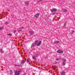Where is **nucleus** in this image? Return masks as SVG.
<instances>
[{
	"mask_svg": "<svg viewBox=\"0 0 75 75\" xmlns=\"http://www.w3.org/2000/svg\"><path fill=\"white\" fill-rule=\"evenodd\" d=\"M66 25V23H64V24L63 27H64Z\"/></svg>",
	"mask_w": 75,
	"mask_h": 75,
	"instance_id": "4be33fe9",
	"label": "nucleus"
},
{
	"mask_svg": "<svg viewBox=\"0 0 75 75\" xmlns=\"http://www.w3.org/2000/svg\"><path fill=\"white\" fill-rule=\"evenodd\" d=\"M10 74H11V75H12V74H13V70H10Z\"/></svg>",
	"mask_w": 75,
	"mask_h": 75,
	"instance_id": "2eb2a0df",
	"label": "nucleus"
},
{
	"mask_svg": "<svg viewBox=\"0 0 75 75\" xmlns=\"http://www.w3.org/2000/svg\"><path fill=\"white\" fill-rule=\"evenodd\" d=\"M25 61L24 60H23L21 62V63L22 64H23L24 63H25Z\"/></svg>",
	"mask_w": 75,
	"mask_h": 75,
	"instance_id": "f8f14e48",
	"label": "nucleus"
},
{
	"mask_svg": "<svg viewBox=\"0 0 75 75\" xmlns=\"http://www.w3.org/2000/svg\"><path fill=\"white\" fill-rule=\"evenodd\" d=\"M62 11H64V12H67V9H62Z\"/></svg>",
	"mask_w": 75,
	"mask_h": 75,
	"instance_id": "4468645a",
	"label": "nucleus"
},
{
	"mask_svg": "<svg viewBox=\"0 0 75 75\" xmlns=\"http://www.w3.org/2000/svg\"><path fill=\"white\" fill-rule=\"evenodd\" d=\"M7 15H8L7 14Z\"/></svg>",
	"mask_w": 75,
	"mask_h": 75,
	"instance_id": "72a5a7b5",
	"label": "nucleus"
},
{
	"mask_svg": "<svg viewBox=\"0 0 75 75\" xmlns=\"http://www.w3.org/2000/svg\"><path fill=\"white\" fill-rule=\"evenodd\" d=\"M52 67L54 69H56V66H52Z\"/></svg>",
	"mask_w": 75,
	"mask_h": 75,
	"instance_id": "f3484780",
	"label": "nucleus"
},
{
	"mask_svg": "<svg viewBox=\"0 0 75 75\" xmlns=\"http://www.w3.org/2000/svg\"><path fill=\"white\" fill-rule=\"evenodd\" d=\"M29 64V65H31V64L30 63Z\"/></svg>",
	"mask_w": 75,
	"mask_h": 75,
	"instance_id": "473e14b6",
	"label": "nucleus"
},
{
	"mask_svg": "<svg viewBox=\"0 0 75 75\" xmlns=\"http://www.w3.org/2000/svg\"><path fill=\"white\" fill-rule=\"evenodd\" d=\"M24 28L23 27H22L19 28V30H18V33H20V32H21L22 31V30L23 29H24Z\"/></svg>",
	"mask_w": 75,
	"mask_h": 75,
	"instance_id": "7ed1b4c3",
	"label": "nucleus"
},
{
	"mask_svg": "<svg viewBox=\"0 0 75 75\" xmlns=\"http://www.w3.org/2000/svg\"><path fill=\"white\" fill-rule=\"evenodd\" d=\"M57 63H58V62H55V64H57Z\"/></svg>",
	"mask_w": 75,
	"mask_h": 75,
	"instance_id": "c756f323",
	"label": "nucleus"
},
{
	"mask_svg": "<svg viewBox=\"0 0 75 75\" xmlns=\"http://www.w3.org/2000/svg\"><path fill=\"white\" fill-rule=\"evenodd\" d=\"M30 35H33V34H34V32L32 31H30Z\"/></svg>",
	"mask_w": 75,
	"mask_h": 75,
	"instance_id": "ddd939ff",
	"label": "nucleus"
},
{
	"mask_svg": "<svg viewBox=\"0 0 75 75\" xmlns=\"http://www.w3.org/2000/svg\"><path fill=\"white\" fill-rule=\"evenodd\" d=\"M39 56V55H38V54H36L35 55V57H38Z\"/></svg>",
	"mask_w": 75,
	"mask_h": 75,
	"instance_id": "6ab92c4d",
	"label": "nucleus"
},
{
	"mask_svg": "<svg viewBox=\"0 0 75 75\" xmlns=\"http://www.w3.org/2000/svg\"><path fill=\"white\" fill-rule=\"evenodd\" d=\"M38 40H36L35 41V43H33L32 45L31 48L33 46H35L37 45L38 44Z\"/></svg>",
	"mask_w": 75,
	"mask_h": 75,
	"instance_id": "f257e3e1",
	"label": "nucleus"
},
{
	"mask_svg": "<svg viewBox=\"0 0 75 75\" xmlns=\"http://www.w3.org/2000/svg\"><path fill=\"white\" fill-rule=\"evenodd\" d=\"M55 13H56L55 12H54V13H53L52 14V15H55Z\"/></svg>",
	"mask_w": 75,
	"mask_h": 75,
	"instance_id": "5701e85b",
	"label": "nucleus"
},
{
	"mask_svg": "<svg viewBox=\"0 0 75 75\" xmlns=\"http://www.w3.org/2000/svg\"><path fill=\"white\" fill-rule=\"evenodd\" d=\"M40 16V13H37L36 15H35L34 17L36 18H38V17H39V16Z\"/></svg>",
	"mask_w": 75,
	"mask_h": 75,
	"instance_id": "39448f33",
	"label": "nucleus"
},
{
	"mask_svg": "<svg viewBox=\"0 0 75 75\" xmlns=\"http://www.w3.org/2000/svg\"><path fill=\"white\" fill-rule=\"evenodd\" d=\"M57 9L55 8H53L52 9L50 10V11H51V12H52V13L53 12H54V11H57Z\"/></svg>",
	"mask_w": 75,
	"mask_h": 75,
	"instance_id": "423d86ee",
	"label": "nucleus"
},
{
	"mask_svg": "<svg viewBox=\"0 0 75 75\" xmlns=\"http://www.w3.org/2000/svg\"><path fill=\"white\" fill-rule=\"evenodd\" d=\"M0 52H1V53L2 54H3V53H4V51L2 49H1L0 50Z\"/></svg>",
	"mask_w": 75,
	"mask_h": 75,
	"instance_id": "9b49d317",
	"label": "nucleus"
},
{
	"mask_svg": "<svg viewBox=\"0 0 75 75\" xmlns=\"http://www.w3.org/2000/svg\"><path fill=\"white\" fill-rule=\"evenodd\" d=\"M59 59H56V60H57V61H58V60H59Z\"/></svg>",
	"mask_w": 75,
	"mask_h": 75,
	"instance_id": "cd10ccee",
	"label": "nucleus"
},
{
	"mask_svg": "<svg viewBox=\"0 0 75 75\" xmlns=\"http://www.w3.org/2000/svg\"><path fill=\"white\" fill-rule=\"evenodd\" d=\"M20 72H21V70L18 71H14L15 74H17L16 75H20Z\"/></svg>",
	"mask_w": 75,
	"mask_h": 75,
	"instance_id": "20e7f679",
	"label": "nucleus"
},
{
	"mask_svg": "<svg viewBox=\"0 0 75 75\" xmlns=\"http://www.w3.org/2000/svg\"><path fill=\"white\" fill-rule=\"evenodd\" d=\"M27 62H29V59H28L27 60Z\"/></svg>",
	"mask_w": 75,
	"mask_h": 75,
	"instance_id": "bb28decb",
	"label": "nucleus"
},
{
	"mask_svg": "<svg viewBox=\"0 0 75 75\" xmlns=\"http://www.w3.org/2000/svg\"><path fill=\"white\" fill-rule=\"evenodd\" d=\"M17 32V30H14V33H16Z\"/></svg>",
	"mask_w": 75,
	"mask_h": 75,
	"instance_id": "b1692460",
	"label": "nucleus"
},
{
	"mask_svg": "<svg viewBox=\"0 0 75 75\" xmlns=\"http://www.w3.org/2000/svg\"><path fill=\"white\" fill-rule=\"evenodd\" d=\"M42 0H40V1H42Z\"/></svg>",
	"mask_w": 75,
	"mask_h": 75,
	"instance_id": "2f4dec72",
	"label": "nucleus"
},
{
	"mask_svg": "<svg viewBox=\"0 0 75 75\" xmlns=\"http://www.w3.org/2000/svg\"><path fill=\"white\" fill-rule=\"evenodd\" d=\"M33 59H34L35 60H36V58L35 57L33 56L32 57Z\"/></svg>",
	"mask_w": 75,
	"mask_h": 75,
	"instance_id": "a211bd4d",
	"label": "nucleus"
},
{
	"mask_svg": "<svg viewBox=\"0 0 75 75\" xmlns=\"http://www.w3.org/2000/svg\"><path fill=\"white\" fill-rule=\"evenodd\" d=\"M40 0L39 1H37V2H40Z\"/></svg>",
	"mask_w": 75,
	"mask_h": 75,
	"instance_id": "c85d7f7f",
	"label": "nucleus"
},
{
	"mask_svg": "<svg viewBox=\"0 0 75 75\" xmlns=\"http://www.w3.org/2000/svg\"><path fill=\"white\" fill-rule=\"evenodd\" d=\"M8 22H5V23H6V24H8Z\"/></svg>",
	"mask_w": 75,
	"mask_h": 75,
	"instance_id": "393cba45",
	"label": "nucleus"
},
{
	"mask_svg": "<svg viewBox=\"0 0 75 75\" xmlns=\"http://www.w3.org/2000/svg\"><path fill=\"white\" fill-rule=\"evenodd\" d=\"M65 71H62L61 72V75H65Z\"/></svg>",
	"mask_w": 75,
	"mask_h": 75,
	"instance_id": "1a4fd4ad",
	"label": "nucleus"
},
{
	"mask_svg": "<svg viewBox=\"0 0 75 75\" xmlns=\"http://www.w3.org/2000/svg\"><path fill=\"white\" fill-rule=\"evenodd\" d=\"M62 59L63 61V65H65V64H66V61H67V60H66V59Z\"/></svg>",
	"mask_w": 75,
	"mask_h": 75,
	"instance_id": "f03ea898",
	"label": "nucleus"
},
{
	"mask_svg": "<svg viewBox=\"0 0 75 75\" xmlns=\"http://www.w3.org/2000/svg\"><path fill=\"white\" fill-rule=\"evenodd\" d=\"M2 29H3V28H0V30H1Z\"/></svg>",
	"mask_w": 75,
	"mask_h": 75,
	"instance_id": "a878e982",
	"label": "nucleus"
},
{
	"mask_svg": "<svg viewBox=\"0 0 75 75\" xmlns=\"http://www.w3.org/2000/svg\"><path fill=\"white\" fill-rule=\"evenodd\" d=\"M74 33V31L72 30V31L71 32V34H73V33Z\"/></svg>",
	"mask_w": 75,
	"mask_h": 75,
	"instance_id": "412c9836",
	"label": "nucleus"
},
{
	"mask_svg": "<svg viewBox=\"0 0 75 75\" xmlns=\"http://www.w3.org/2000/svg\"><path fill=\"white\" fill-rule=\"evenodd\" d=\"M25 4L27 6H28V4H29V1H27L26 2H25Z\"/></svg>",
	"mask_w": 75,
	"mask_h": 75,
	"instance_id": "9d476101",
	"label": "nucleus"
},
{
	"mask_svg": "<svg viewBox=\"0 0 75 75\" xmlns=\"http://www.w3.org/2000/svg\"><path fill=\"white\" fill-rule=\"evenodd\" d=\"M33 75H35V73H33Z\"/></svg>",
	"mask_w": 75,
	"mask_h": 75,
	"instance_id": "7c9ffc66",
	"label": "nucleus"
},
{
	"mask_svg": "<svg viewBox=\"0 0 75 75\" xmlns=\"http://www.w3.org/2000/svg\"><path fill=\"white\" fill-rule=\"evenodd\" d=\"M59 42L58 41H57L54 42L55 44H58L59 43Z\"/></svg>",
	"mask_w": 75,
	"mask_h": 75,
	"instance_id": "dca6fc26",
	"label": "nucleus"
},
{
	"mask_svg": "<svg viewBox=\"0 0 75 75\" xmlns=\"http://www.w3.org/2000/svg\"><path fill=\"white\" fill-rule=\"evenodd\" d=\"M42 43V42L41 41H39L38 44L36 45V46H40V45H41V44Z\"/></svg>",
	"mask_w": 75,
	"mask_h": 75,
	"instance_id": "0eeeda50",
	"label": "nucleus"
},
{
	"mask_svg": "<svg viewBox=\"0 0 75 75\" xmlns=\"http://www.w3.org/2000/svg\"><path fill=\"white\" fill-rule=\"evenodd\" d=\"M8 35H9V36H11L12 35V34H7Z\"/></svg>",
	"mask_w": 75,
	"mask_h": 75,
	"instance_id": "aec40b11",
	"label": "nucleus"
},
{
	"mask_svg": "<svg viewBox=\"0 0 75 75\" xmlns=\"http://www.w3.org/2000/svg\"><path fill=\"white\" fill-rule=\"evenodd\" d=\"M57 52L58 53H63V51L61 50H58L57 51Z\"/></svg>",
	"mask_w": 75,
	"mask_h": 75,
	"instance_id": "6e6552de",
	"label": "nucleus"
}]
</instances>
